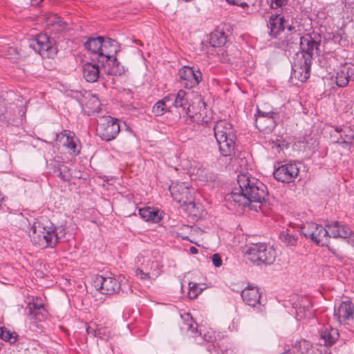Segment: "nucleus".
Masks as SVG:
<instances>
[{
  "label": "nucleus",
  "instance_id": "0e129e2a",
  "mask_svg": "<svg viewBox=\"0 0 354 354\" xmlns=\"http://www.w3.org/2000/svg\"><path fill=\"white\" fill-rule=\"evenodd\" d=\"M353 141H354V133H353Z\"/></svg>",
  "mask_w": 354,
  "mask_h": 354
},
{
  "label": "nucleus",
  "instance_id": "13d9d810",
  "mask_svg": "<svg viewBox=\"0 0 354 354\" xmlns=\"http://www.w3.org/2000/svg\"><path fill=\"white\" fill-rule=\"evenodd\" d=\"M133 42H134L135 44H136L137 45L142 46V41H140V40L135 39V40H133Z\"/></svg>",
  "mask_w": 354,
  "mask_h": 354
},
{
  "label": "nucleus",
  "instance_id": "f8f14e48",
  "mask_svg": "<svg viewBox=\"0 0 354 354\" xmlns=\"http://www.w3.org/2000/svg\"><path fill=\"white\" fill-rule=\"evenodd\" d=\"M181 84L187 88H192L197 86L202 79L201 73L199 71H194L193 68L184 66L179 70Z\"/></svg>",
  "mask_w": 354,
  "mask_h": 354
},
{
  "label": "nucleus",
  "instance_id": "7ed1b4c3",
  "mask_svg": "<svg viewBox=\"0 0 354 354\" xmlns=\"http://www.w3.org/2000/svg\"><path fill=\"white\" fill-rule=\"evenodd\" d=\"M31 241L41 248H53L59 236L54 227L46 226L40 221H35L29 231Z\"/></svg>",
  "mask_w": 354,
  "mask_h": 354
},
{
  "label": "nucleus",
  "instance_id": "a19ab883",
  "mask_svg": "<svg viewBox=\"0 0 354 354\" xmlns=\"http://www.w3.org/2000/svg\"><path fill=\"white\" fill-rule=\"evenodd\" d=\"M66 26L67 24L65 21H62L60 17H59L54 27H53L50 29V32H54L55 33L62 32L66 28Z\"/></svg>",
  "mask_w": 354,
  "mask_h": 354
},
{
  "label": "nucleus",
  "instance_id": "a18cd8bd",
  "mask_svg": "<svg viewBox=\"0 0 354 354\" xmlns=\"http://www.w3.org/2000/svg\"><path fill=\"white\" fill-rule=\"evenodd\" d=\"M59 17L55 15H50L46 17V26L48 27V29H51L54 27L55 24L57 23Z\"/></svg>",
  "mask_w": 354,
  "mask_h": 354
},
{
  "label": "nucleus",
  "instance_id": "c85d7f7f",
  "mask_svg": "<svg viewBox=\"0 0 354 354\" xmlns=\"http://www.w3.org/2000/svg\"><path fill=\"white\" fill-rule=\"evenodd\" d=\"M227 41V36L223 31L216 30L210 35V44L214 47L223 46Z\"/></svg>",
  "mask_w": 354,
  "mask_h": 354
},
{
  "label": "nucleus",
  "instance_id": "4c0bfd02",
  "mask_svg": "<svg viewBox=\"0 0 354 354\" xmlns=\"http://www.w3.org/2000/svg\"><path fill=\"white\" fill-rule=\"evenodd\" d=\"M111 337V330L107 327L98 326L97 337L104 340H109Z\"/></svg>",
  "mask_w": 354,
  "mask_h": 354
},
{
  "label": "nucleus",
  "instance_id": "7c9ffc66",
  "mask_svg": "<svg viewBox=\"0 0 354 354\" xmlns=\"http://www.w3.org/2000/svg\"><path fill=\"white\" fill-rule=\"evenodd\" d=\"M41 309H44V306L41 304H30L28 307V316L30 319H35L36 320L41 321L43 317L41 312Z\"/></svg>",
  "mask_w": 354,
  "mask_h": 354
},
{
  "label": "nucleus",
  "instance_id": "0eeeda50",
  "mask_svg": "<svg viewBox=\"0 0 354 354\" xmlns=\"http://www.w3.org/2000/svg\"><path fill=\"white\" fill-rule=\"evenodd\" d=\"M96 131L102 140L110 141L120 132L118 120L108 116L104 119V122L97 124Z\"/></svg>",
  "mask_w": 354,
  "mask_h": 354
},
{
  "label": "nucleus",
  "instance_id": "603ef678",
  "mask_svg": "<svg viewBox=\"0 0 354 354\" xmlns=\"http://www.w3.org/2000/svg\"><path fill=\"white\" fill-rule=\"evenodd\" d=\"M115 55H111V59H109V61H104V63H108L109 66L114 67L115 66L118 65L119 62H118L116 57L114 56Z\"/></svg>",
  "mask_w": 354,
  "mask_h": 354
},
{
  "label": "nucleus",
  "instance_id": "b1692460",
  "mask_svg": "<svg viewBox=\"0 0 354 354\" xmlns=\"http://www.w3.org/2000/svg\"><path fill=\"white\" fill-rule=\"evenodd\" d=\"M270 33L276 36L281 30H284V19L279 15H272L269 20Z\"/></svg>",
  "mask_w": 354,
  "mask_h": 354
},
{
  "label": "nucleus",
  "instance_id": "2f4dec72",
  "mask_svg": "<svg viewBox=\"0 0 354 354\" xmlns=\"http://www.w3.org/2000/svg\"><path fill=\"white\" fill-rule=\"evenodd\" d=\"M181 318L185 321L184 326H182L183 329L191 330L192 332L196 331L197 324L193 320L190 313H185L181 315Z\"/></svg>",
  "mask_w": 354,
  "mask_h": 354
},
{
  "label": "nucleus",
  "instance_id": "a211bd4d",
  "mask_svg": "<svg viewBox=\"0 0 354 354\" xmlns=\"http://www.w3.org/2000/svg\"><path fill=\"white\" fill-rule=\"evenodd\" d=\"M241 297L248 306L255 307L260 305L261 293L257 287L248 286L241 292Z\"/></svg>",
  "mask_w": 354,
  "mask_h": 354
},
{
  "label": "nucleus",
  "instance_id": "393cba45",
  "mask_svg": "<svg viewBox=\"0 0 354 354\" xmlns=\"http://www.w3.org/2000/svg\"><path fill=\"white\" fill-rule=\"evenodd\" d=\"M104 41V37L99 36L96 38H88L84 44V47L92 53L97 54L99 58V53L102 47V42Z\"/></svg>",
  "mask_w": 354,
  "mask_h": 354
},
{
  "label": "nucleus",
  "instance_id": "423d86ee",
  "mask_svg": "<svg viewBox=\"0 0 354 354\" xmlns=\"http://www.w3.org/2000/svg\"><path fill=\"white\" fill-rule=\"evenodd\" d=\"M296 39H299L301 50L296 54H301L306 62L312 63L315 55L319 53L320 43L315 41L310 35L300 37L299 34L295 33Z\"/></svg>",
  "mask_w": 354,
  "mask_h": 354
},
{
  "label": "nucleus",
  "instance_id": "37998d69",
  "mask_svg": "<svg viewBox=\"0 0 354 354\" xmlns=\"http://www.w3.org/2000/svg\"><path fill=\"white\" fill-rule=\"evenodd\" d=\"M59 177L64 181H69L71 180V174L67 167L62 166L59 168Z\"/></svg>",
  "mask_w": 354,
  "mask_h": 354
},
{
  "label": "nucleus",
  "instance_id": "680f3d73",
  "mask_svg": "<svg viewBox=\"0 0 354 354\" xmlns=\"http://www.w3.org/2000/svg\"><path fill=\"white\" fill-rule=\"evenodd\" d=\"M301 343H303V344H307V342H306V341H303V342H299V344H301Z\"/></svg>",
  "mask_w": 354,
  "mask_h": 354
},
{
  "label": "nucleus",
  "instance_id": "9d476101",
  "mask_svg": "<svg viewBox=\"0 0 354 354\" xmlns=\"http://www.w3.org/2000/svg\"><path fill=\"white\" fill-rule=\"evenodd\" d=\"M301 232L306 238L319 244L328 236L327 228L313 222H307L301 227Z\"/></svg>",
  "mask_w": 354,
  "mask_h": 354
},
{
  "label": "nucleus",
  "instance_id": "8fccbe9b",
  "mask_svg": "<svg viewBox=\"0 0 354 354\" xmlns=\"http://www.w3.org/2000/svg\"><path fill=\"white\" fill-rule=\"evenodd\" d=\"M212 260L215 267H220L222 265V259L219 254H214L212 257Z\"/></svg>",
  "mask_w": 354,
  "mask_h": 354
},
{
  "label": "nucleus",
  "instance_id": "ea45409f",
  "mask_svg": "<svg viewBox=\"0 0 354 354\" xmlns=\"http://www.w3.org/2000/svg\"><path fill=\"white\" fill-rule=\"evenodd\" d=\"M88 105H91L90 109L91 113H98L100 111V104L99 100L96 97L92 96L88 102Z\"/></svg>",
  "mask_w": 354,
  "mask_h": 354
},
{
  "label": "nucleus",
  "instance_id": "412c9836",
  "mask_svg": "<svg viewBox=\"0 0 354 354\" xmlns=\"http://www.w3.org/2000/svg\"><path fill=\"white\" fill-rule=\"evenodd\" d=\"M320 344L331 346L338 339L339 333L336 328H325L319 332Z\"/></svg>",
  "mask_w": 354,
  "mask_h": 354
},
{
  "label": "nucleus",
  "instance_id": "c756f323",
  "mask_svg": "<svg viewBox=\"0 0 354 354\" xmlns=\"http://www.w3.org/2000/svg\"><path fill=\"white\" fill-rule=\"evenodd\" d=\"M174 97V105L176 107H182L183 110L188 105V100L186 97L185 91L180 90L176 95H171L172 100Z\"/></svg>",
  "mask_w": 354,
  "mask_h": 354
},
{
  "label": "nucleus",
  "instance_id": "473e14b6",
  "mask_svg": "<svg viewBox=\"0 0 354 354\" xmlns=\"http://www.w3.org/2000/svg\"><path fill=\"white\" fill-rule=\"evenodd\" d=\"M280 238L286 245H295L297 243V237L288 232H281Z\"/></svg>",
  "mask_w": 354,
  "mask_h": 354
},
{
  "label": "nucleus",
  "instance_id": "864d4df0",
  "mask_svg": "<svg viewBox=\"0 0 354 354\" xmlns=\"http://www.w3.org/2000/svg\"><path fill=\"white\" fill-rule=\"evenodd\" d=\"M348 242L354 245V234L352 233V234L349 236Z\"/></svg>",
  "mask_w": 354,
  "mask_h": 354
},
{
  "label": "nucleus",
  "instance_id": "c03bdc74",
  "mask_svg": "<svg viewBox=\"0 0 354 354\" xmlns=\"http://www.w3.org/2000/svg\"><path fill=\"white\" fill-rule=\"evenodd\" d=\"M190 173L192 175L196 176V179L198 177L200 180H202V178L204 177L205 169L201 167L193 166L190 169Z\"/></svg>",
  "mask_w": 354,
  "mask_h": 354
},
{
  "label": "nucleus",
  "instance_id": "79ce46f5",
  "mask_svg": "<svg viewBox=\"0 0 354 354\" xmlns=\"http://www.w3.org/2000/svg\"><path fill=\"white\" fill-rule=\"evenodd\" d=\"M341 68L345 72L349 80L354 78V64H346Z\"/></svg>",
  "mask_w": 354,
  "mask_h": 354
},
{
  "label": "nucleus",
  "instance_id": "de8ad7c7",
  "mask_svg": "<svg viewBox=\"0 0 354 354\" xmlns=\"http://www.w3.org/2000/svg\"><path fill=\"white\" fill-rule=\"evenodd\" d=\"M262 115L266 118H270L272 116L274 118V120L277 121V120L279 118V115L277 113L274 112H263L260 110L258 111V113L256 116Z\"/></svg>",
  "mask_w": 354,
  "mask_h": 354
},
{
  "label": "nucleus",
  "instance_id": "3c124183",
  "mask_svg": "<svg viewBox=\"0 0 354 354\" xmlns=\"http://www.w3.org/2000/svg\"><path fill=\"white\" fill-rule=\"evenodd\" d=\"M226 1L231 4L240 6L241 7L248 6V2L245 1L244 0H226Z\"/></svg>",
  "mask_w": 354,
  "mask_h": 354
},
{
  "label": "nucleus",
  "instance_id": "f257e3e1",
  "mask_svg": "<svg viewBox=\"0 0 354 354\" xmlns=\"http://www.w3.org/2000/svg\"><path fill=\"white\" fill-rule=\"evenodd\" d=\"M238 187H235L230 198L236 203L258 211L268 196L266 186L254 177L245 174L237 176Z\"/></svg>",
  "mask_w": 354,
  "mask_h": 354
},
{
  "label": "nucleus",
  "instance_id": "bb28decb",
  "mask_svg": "<svg viewBox=\"0 0 354 354\" xmlns=\"http://www.w3.org/2000/svg\"><path fill=\"white\" fill-rule=\"evenodd\" d=\"M172 100L171 95L165 97L162 100L157 102L152 109V112L156 116H161L167 111H169V108L167 105V102Z\"/></svg>",
  "mask_w": 354,
  "mask_h": 354
},
{
  "label": "nucleus",
  "instance_id": "aec40b11",
  "mask_svg": "<svg viewBox=\"0 0 354 354\" xmlns=\"http://www.w3.org/2000/svg\"><path fill=\"white\" fill-rule=\"evenodd\" d=\"M56 142L62 144L64 146L68 148L73 153H79L77 150V145L74 138V133L64 130L56 136Z\"/></svg>",
  "mask_w": 354,
  "mask_h": 354
},
{
  "label": "nucleus",
  "instance_id": "1a4fd4ad",
  "mask_svg": "<svg viewBox=\"0 0 354 354\" xmlns=\"http://www.w3.org/2000/svg\"><path fill=\"white\" fill-rule=\"evenodd\" d=\"M311 64L312 63L306 62L301 54H295L292 68V77L301 82L306 81L310 77Z\"/></svg>",
  "mask_w": 354,
  "mask_h": 354
},
{
  "label": "nucleus",
  "instance_id": "20e7f679",
  "mask_svg": "<svg viewBox=\"0 0 354 354\" xmlns=\"http://www.w3.org/2000/svg\"><path fill=\"white\" fill-rule=\"evenodd\" d=\"M245 256L248 260L258 266L262 263L272 264L275 260L276 252L272 246L260 243L250 247Z\"/></svg>",
  "mask_w": 354,
  "mask_h": 354
},
{
  "label": "nucleus",
  "instance_id": "bf43d9fd",
  "mask_svg": "<svg viewBox=\"0 0 354 354\" xmlns=\"http://www.w3.org/2000/svg\"><path fill=\"white\" fill-rule=\"evenodd\" d=\"M282 354H292L290 350H287L286 351H285L284 353H283Z\"/></svg>",
  "mask_w": 354,
  "mask_h": 354
},
{
  "label": "nucleus",
  "instance_id": "6e6552de",
  "mask_svg": "<svg viewBox=\"0 0 354 354\" xmlns=\"http://www.w3.org/2000/svg\"><path fill=\"white\" fill-rule=\"evenodd\" d=\"M171 195L177 203L185 205L192 201L194 188L189 187L185 183H177L169 187Z\"/></svg>",
  "mask_w": 354,
  "mask_h": 354
},
{
  "label": "nucleus",
  "instance_id": "f03ea898",
  "mask_svg": "<svg viewBox=\"0 0 354 354\" xmlns=\"http://www.w3.org/2000/svg\"><path fill=\"white\" fill-rule=\"evenodd\" d=\"M219 151L223 156H231L235 149L236 136L232 125L226 120H219L214 127Z\"/></svg>",
  "mask_w": 354,
  "mask_h": 354
},
{
  "label": "nucleus",
  "instance_id": "39448f33",
  "mask_svg": "<svg viewBox=\"0 0 354 354\" xmlns=\"http://www.w3.org/2000/svg\"><path fill=\"white\" fill-rule=\"evenodd\" d=\"M30 46L43 58H53L57 52L55 41L46 34L39 35L30 40Z\"/></svg>",
  "mask_w": 354,
  "mask_h": 354
},
{
  "label": "nucleus",
  "instance_id": "5fc2aeb1",
  "mask_svg": "<svg viewBox=\"0 0 354 354\" xmlns=\"http://www.w3.org/2000/svg\"><path fill=\"white\" fill-rule=\"evenodd\" d=\"M189 251L192 254H197L198 253V249L194 246H192L189 248Z\"/></svg>",
  "mask_w": 354,
  "mask_h": 354
},
{
  "label": "nucleus",
  "instance_id": "5701e85b",
  "mask_svg": "<svg viewBox=\"0 0 354 354\" xmlns=\"http://www.w3.org/2000/svg\"><path fill=\"white\" fill-rule=\"evenodd\" d=\"M295 308H296L295 316L298 320H301L310 317L311 304L307 299H301L299 306H298V305H296Z\"/></svg>",
  "mask_w": 354,
  "mask_h": 354
},
{
  "label": "nucleus",
  "instance_id": "a878e982",
  "mask_svg": "<svg viewBox=\"0 0 354 354\" xmlns=\"http://www.w3.org/2000/svg\"><path fill=\"white\" fill-rule=\"evenodd\" d=\"M139 213L140 216L146 221L158 223L161 219L158 214V212L149 207L140 209Z\"/></svg>",
  "mask_w": 354,
  "mask_h": 354
},
{
  "label": "nucleus",
  "instance_id": "6e6d98bb",
  "mask_svg": "<svg viewBox=\"0 0 354 354\" xmlns=\"http://www.w3.org/2000/svg\"><path fill=\"white\" fill-rule=\"evenodd\" d=\"M205 339H206L207 341H208V342H214V339H213L212 338V337H211V336H209L207 334H205Z\"/></svg>",
  "mask_w": 354,
  "mask_h": 354
},
{
  "label": "nucleus",
  "instance_id": "2eb2a0df",
  "mask_svg": "<svg viewBox=\"0 0 354 354\" xmlns=\"http://www.w3.org/2000/svg\"><path fill=\"white\" fill-rule=\"evenodd\" d=\"M353 315L354 306L350 301H342L334 311V317L340 324L353 319Z\"/></svg>",
  "mask_w": 354,
  "mask_h": 354
},
{
  "label": "nucleus",
  "instance_id": "f3484780",
  "mask_svg": "<svg viewBox=\"0 0 354 354\" xmlns=\"http://www.w3.org/2000/svg\"><path fill=\"white\" fill-rule=\"evenodd\" d=\"M326 227L329 236L347 239L352 234V230L348 226L342 225L338 221H331Z\"/></svg>",
  "mask_w": 354,
  "mask_h": 354
},
{
  "label": "nucleus",
  "instance_id": "4468645a",
  "mask_svg": "<svg viewBox=\"0 0 354 354\" xmlns=\"http://www.w3.org/2000/svg\"><path fill=\"white\" fill-rule=\"evenodd\" d=\"M120 51L119 44L114 39L107 38L104 39L102 42V47L99 53V58L97 62L102 65L104 64V61H109L111 59V55H115Z\"/></svg>",
  "mask_w": 354,
  "mask_h": 354
},
{
  "label": "nucleus",
  "instance_id": "72a5a7b5",
  "mask_svg": "<svg viewBox=\"0 0 354 354\" xmlns=\"http://www.w3.org/2000/svg\"><path fill=\"white\" fill-rule=\"evenodd\" d=\"M337 132H343L340 135V142L342 144L349 145L353 142V133L351 130L348 129V132L346 130L342 131V129H336Z\"/></svg>",
  "mask_w": 354,
  "mask_h": 354
},
{
  "label": "nucleus",
  "instance_id": "f704fd0d",
  "mask_svg": "<svg viewBox=\"0 0 354 354\" xmlns=\"http://www.w3.org/2000/svg\"><path fill=\"white\" fill-rule=\"evenodd\" d=\"M136 274L141 280H151L156 278L159 273L158 272L151 273L149 272H144L142 269L137 268Z\"/></svg>",
  "mask_w": 354,
  "mask_h": 354
},
{
  "label": "nucleus",
  "instance_id": "9b49d317",
  "mask_svg": "<svg viewBox=\"0 0 354 354\" xmlns=\"http://www.w3.org/2000/svg\"><path fill=\"white\" fill-rule=\"evenodd\" d=\"M95 286L102 294L111 295L117 293L120 288L119 281L111 277L97 276L94 281Z\"/></svg>",
  "mask_w": 354,
  "mask_h": 354
},
{
  "label": "nucleus",
  "instance_id": "e433bc0d",
  "mask_svg": "<svg viewBox=\"0 0 354 354\" xmlns=\"http://www.w3.org/2000/svg\"><path fill=\"white\" fill-rule=\"evenodd\" d=\"M188 297L190 299H195L202 292V288H199L196 283L190 282L189 283Z\"/></svg>",
  "mask_w": 354,
  "mask_h": 354
},
{
  "label": "nucleus",
  "instance_id": "4be33fe9",
  "mask_svg": "<svg viewBox=\"0 0 354 354\" xmlns=\"http://www.w3.org/2000/svg\"><path fill=\"white\" fill-rule=\"evenodd\" d=\"M276 122L272 116L266 118L259 115L256 116L255 124L260 131L270 132L275 127Z\"/></svg>",
  "mask_w": 354,
  "mask_h": 354
},
{
  "label": "nucleus",
  "instance_id": "4d7b16f0",
  "mask_svg": "<svg viewBox=\"0 0 354 354\" xmlns=\"http://www.w3.org/2000/svg\"><path fill=\"white\" fill-rule=\"evenodd\" d=\"M333 252V254L335 256H337V257L339 258H342V255L340 254H339L338 252H337L336 251L333 250H330Z\"/></svg>",
  "mask_w": 354,
  "mask_h": 354
},
{
  "label": "nucleus",
  "instance_id": "c9c22d12",
  "mask_svg": "<svg viewBox=\"0 0 354 354\" xmlns=\"http://www.w3.org/2000/svg\"><path fill=\"white\" fill-rule=\"evenodd\" d=\"M349 79L347 77V75L345 74V72L341 68L339 71L337 73L336 75V84L339 87L346 86L348 82Z\"/></svg>",
  "mask_w": 354,
  "mask_h": 354
},
{
  "label": "nucleus",
  "instance_id": "09e8293b",
  "mask_svg": "<svg viewBox=\"0 0 354 354\" xmlns=\"http://www.w3.org/2000/svg\"><path fill=\"white\" fill-rule=\"evenodd\" d=\"M86 330L88 334H92L94 337H97L98 325H95V324L88 325L86 326Z\"/></svg>",
  "mask_w": 354,
  "mask_h": 354
},
{
  "label": "nucleus",
  "instance_id": "ddd939ff",
  "mask_svg": "<svg viewBox=\"0 0 354 354\" xmlns=\"http://www.w3.org/2000/svg\"><path fill=\"white\" fill-rule=\"evenodd\" d=\"M299 169L295 164H286L274 171V178L283 183H290L298 176Z\"/></svg>",
  "mask_w": 354,
  "mask_h": 354
},
{
  "label": "nucleus",
  "instance_id": "6ab92c4d",
  "mask_svg": "<svg viewBox=\"0 0 354 354\" xmlns=\"http://www.w3.org/2000/svg\"><path fill=\"white\" fill-rule=\"evenodd\" d=\"M83 77L88 82H95L100 77V68L98 64L91 62H85L82 64Z\"/></svg>",
  "mask_w": 354,
  "mask_h": 354
},
{
  "label": "nucleus",
  "instance_id": "dca6fc26",
  "mask_svg": "<svg viewBox=\"0 0 354 354\" xmlns=\"http://www.w3.org/2000/svg\"><path fill=\"white\" fill-rule=\"evenodd\" d=\"M198 106L201 108L198 112L196 111L194 105H189L187 109L185 108L183 111L192 122L198 124H207L209 118L206 115L205 103L200 101Z\"/></svg>",
  "mask_w": 354,
  "mask_h": 354
},
{
  "label": "nucleus",
  "instance_id": "052dcab7",
  "mask_svg": "<svg viewBox=\"0 0 354 354\" xmlns=\"http://www.w3.org/2000/svg\"><path fill=\"white\" fill-rule=\"evenodd\" d=\"M288 29L289 30H292V29H294V28H293L292 26H288Z\"/></svg>",
  "mask_w": 354,
  "mask_h": 354
},
{
  "label": "nucleus",
  "instance_id": "e2e57ef3",
  "mask_svg": "<svg viewBox=\"0 0 354 354\" xmlns=\"http://www.w3.org/2000/svg\"><path fill=\"white\" fill-rule=\"evenodd\" d=\"M152 265H154L156 267H157V263H156L152 262Z\"/></svg>",
  "mask_w": 354,
  "mask_h": 354
},
{
  "label": "nucleus",
  "instance_id": "cd10ccee",
  "mask_svg": "<svg viewBox=\"0 0 354 354\" xmlns=\"http://www.w3.org/2000/svg\"><path fill=\"white\" fill-rule=\"evenodd\" d=\"M185 205L186 206V210L194 219H198L202 217L203 207L200 203L194 202V198L192 199V201L186 203Z\"/></svg>",
  "mask_w": 354,
  "mask_h": 354
},
{
  "label": "nucleus",
  "instance_id": "49530a36",
  "mask_svg": "<svg viewBox=\"0 0 354 354\" xmlns=\"http://www.w3.org/2000/svg\"><path fill=\"white\" fill-rule=\"evenodd\" d=\"M288 0H270V6L273 9L283 8L287 4Z\"/></svg>",
  "mask_w": 354,
  "mask_h": 354
},
{
  "label": "nucleus",
  "instance_id": "58836bf2",
  "mask_svg": "<svg viewBox=\"0 0 354 354\" xmlns=\"http://www.w3.org/2000/svg\"><path fill=\"white\" fill-rule=\"evenodd\" d=\"M14 335L15 333L10 332L6 328H1L0 337L4 341H9L12 343L16 341V336Z\"/></svg>",
  "mask_w": 354,
  "mask_h": 354
}]
</instances>
